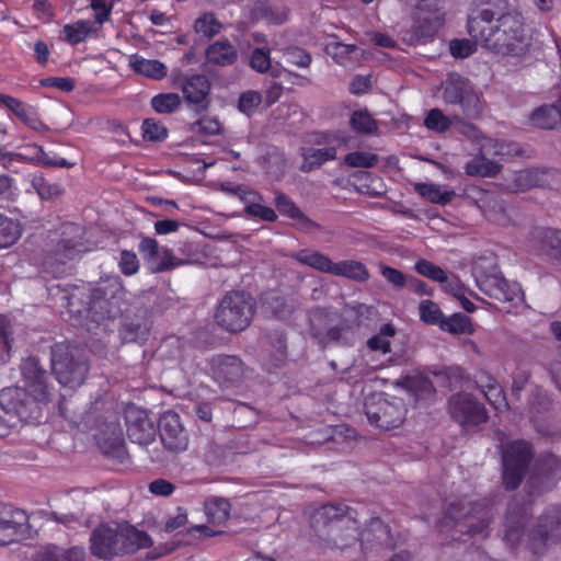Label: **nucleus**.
I'll return each instance as SVG.
<instances>
[{"label":"nucleus","mask_w":561,"mask_h":561,"mask_svg":"<svg viewBox=\"0 0 561 561\" xmlns=\"http://www.w3.org/2000/svg\"><path fill=\"white\" fill-rule=\"evenodd\" d=\"M311 529L310 542L319 553L354 556L353 561H366L368 552L394 546L388 525L380 518H371L360 530L345 505L319 507L311 516Z\"/></svg>","instance_id":"f257e3e1"},{"label":"nucleus","mask_w":561,"mask_h":561,"mask_svg":"<svg viewBox=\"0 0 561 561\" xmlns=\"http://www.w3.org/2000/svg\"><path fill=\"white\" fill-rule=\"evenodd\" d=\"M467 28L476 43L496 56L520 59L531 46L525 18L517 10H478L469 16Z\"/></svg>","instance_id":"f03ea898"},{"label":"nucleus","mask_w":561,"mask_h":561,"mask_svg":"<svg viewBox=\"0 0 561 561\" xmlns=\"http://www.w3.org/2000/svg\"><path fill=\"white\" fill-rule=\"evenodd\" d=\"M151 545L147 533L127 523L102 524L90 536L91 553L103 560L133 554Z\"/></svg>","instance_id":"7ed1b4c3"},{"label":"nucleus","mask_w":561,"mask_h":561,"mask_svg":"<svg viewBox=\"0 0 561 561\" xmlns=\"http://www.w3.org/2000/svg\"><path fill=\"white\" fill-rule=\"evenodd\" d=\"M122 297V288L116 279L100 283L90 288L88 293L75 288L69 295L62 298L67 300V308L72 313H87L95 320L115 318L121 309L118 300Z\"/></svg>","instance_id":"20e7f679"},{"label":"nucleus","mask_w":561,"mask_h":561,"mask_svg":"<svg viewBox=\"0 0 561 561\" xmlns=\"http://www.w3.org/2000/svg\"><path fill=\"white\" fill-rule=\"evenodd\" d=\"M472 273L481 291L491 298L506 304L507 311H519L526 307L525 295L520 285L510 282L496 273L488 274L480 263H474Z\"/></svg>","instance_id":"39448f33"},{"label":"nucleus","mask_w":561,"mask_h":561,"mask_svg":"<svg viewBox=\"0 0 561 561\" xmlns=\"http://www.w3.org/2000/svg\"><path fill=\"white\" fill-rule=\"evenodd\" d=\"M300 264L312 267L321 273L345 277L354 282L364 283L370 274L364 263L355 260L333 262L328 255L318 252L301 250L293 255Z\"/></svg>","instance_id":"423d86ee"},{"label":"nucleus","mask_w":561,"mask_h":561,"mask_svg":"<svg viewBox=\"0 0 561 561\" xmlns=\"http://www.w3.org/2000/svg\"><path fill=\"white\" fill-rule=\"evenodd\" d=\"M254 300L244 291H229L220 300L216 312L218 325L229 332L244 330L254 314Z\"/></svg>","instance_id":"0eeeda50"},{"label":"nucleus","mask_w":561,"mask_h":561,"mask_svg":"<svg viewBox=\"0 0 561 561\" xmlns=\"http://www.w3.org/2000/svg\"><path fill=\"white\" fill-rule=\"evenodd\" d=\"M51 369L62 387L72 389L82 385L88 373L87 363L75 358L72 350L65 344L51 348Z\"/></svg>","instance_id":"6e6552de"},{"label":"nucleus","mask_w":561,"mask_h":561,"mask_svg":"<svg viewBox=\"0 0 561 561\" xmlns=\"http://www.w3.org/2000/svg\"><path fill=\"white\" fill-rule=\"evenodd\" d=\"M503 459V482L506 489H516L533 457V449L525 440L501 443Z\"/></svg>","instance_id":"1a4fd4ad"},{"label":"nucleus","mask_w":561,"mask_h":561,"mask_svg":"<svg viewBox=\"0 0 561 561\" xmlns=\"http://www.w3.org/2000/svg\"><path fill=\"white\" fill-rule=\"evenodd\" d=\"M490 512L491 510L484 504L461 502L450 506L448 517L455 520L459 533L485 537L491 520Z\"/></svg>","instance_id":"9d476101"},{"label":"nucleus","mask_w":561,"mask_h":561,"mask_svg":"<svg viewBox=\"0 0 561 561\" xmlns=\"http://www.w3.org/2000/svg\"><path fill=\"white\" fill-rule=\"evenodd\" d=\"M41 402L23 387H7L0 391L1 409L8 414H14L22 422H32L39 419Z\"/></svg>","instance_id":"9b49d317"},{"label":"nucleus","mask_w":561,"mask_h":561,"mask_svg":"<svg viewBox=\"0 0 561 561\" xmlns=\"http://www.w3.org/2000/svg\"><path fill=\"white\" fill-rule=\"evenodd\" d=\"M405 412L402 400L396 398L389 400L379 396L365 403L369 423L386 431L398 427L403 422Z\"/></svg>","instance_id":"f8f14e48"},{"label":"nucleus","mask_w":561,"mask_h":561,"mask_svg":"<svg viewBox=\"0 0 561 561\" xmlns=\"http://www.w3.org/2000/svg\"><path fill=\"white\" fill-rule=\"evenodd\" d=\"M443 100L447 104L459 105L462 113L477 117L481 113L480 99L470 82L461 77H450L444 84Z\"/></svg>","instance_id":"ddd939ff"},{"label":"nucleus","mask_w":561,"mask_h":561,"mask_svg":"<svg viewBox=\"0 0 561 561\" xmlns=\"http://www.w3.org/2000/svg\"><path fill=\"white\" fill-rule=\"evenodd\" d=\"M448 410L451 417L462 426L479 425L488 419L483 404L465 392L449 399Z\"/></svg>","instance_id":"4468645a"},{"label":"nucleus","mask_w":561,"mask_h":561,"mask_svg":"<svg viewBox=\"0 0 561 561\" xmlns=\"http://www.w3.org/2000/svg\"><path fill=\"white\" fill-rule=\"evenodd\" d=\"M559 529H561V508L553 506L545 513L537 527L528 534L534 553L542 552L547 545L553 542L561 535Z\"/></svg>","instance_id":"2eb2a0df"},{"label":"nucleus","mask_w":561,"mask_h":561,"mask_svg":"<svg viewBox=\"0 0 561 561\" xmlns=\"http://www.w3.org/2000/svg\"><path fill=\"white\" fill-rule=\"evenodd\" d=\"M443 23L440 12L420 11L412 27L401 32L402 39L409 45L425 43L437 33Z\"/></svg>","instance_id":"dca6fc26"},{"label":"nucleus","mask_w":561,"mask_h":561,"mask_svg":"<svg viewBox=\"0 0 561 561\" xmlns=\"http://www.w3.org/2000/svg\"><path fill=\"white\" fill-rule=\"evenodd\" d=\"M127 435L133 443L149 445L154 440L156 426L145 410L129 407L125 413Z\"/></svg>","instance_id":"f3484780"},{"label":"nucleus","mask_w":561,"mask_h":561,"mask_svg":"<svg viewBox=\"0 0 561 561\" xmlns=\"http://www.w3.org/2000/svg\"><path fill=\"white\" fill-rule=\"evenodd\" d=\"M23 388L39 401H47L49 397L46 385L47 375L35 357H28L21 364Z\"/></svg>","instance_id":"a211bd4d"},{"label":"nucleus","mask_w":561,"mask_h":561,"mask_svg":"<svg viewBox=\"0 0 561 561\" xmlns=\"http://www.w3.org/2000/svg\"><path fill=\"white\" fill-rule=\"evenodd\" d=\"M159 433L163 445L173 451H183L187 447V436L175 412L168 411L159 421Z\"/></svg>","instance_id":"6ab92c4d"},{"label":"nucleus","mask_w":561,"mask_h":561,"mask_svg":"<svg viewBox=\"0 0 561 561\" xmlns=\"http://www.w3.org/2000/svg\"><path fill=\"white\" fill-rule=\"evenodd\" d=\"M25 523L23 511L0 503V546L18 541L24 533Z\"/></svg>","instance_id":"aec40b11"},{"label":"nucleus","mask_w":561,"mask_h":561,"mask_svg":"<svg viewBox=\"0 0 561 561\" xmlns=\"http://www.w3.org/2000/svg\"><path fill=\"white\" fill-rule=\"evenodd\" d=\"M210 369L214 378L222 383H234L244 376L242 360L232 355H217L210 359Z\"/></svg>","instance_id":"412c9836"},{"label":"nucleus","mask_w":561,"mask_h":561,"mask_svg":"<svg viewBox=\"0 0 561 561\" xmlns=\"http://www.w3.org/2000/svg\"><path fill=\"white\" fill-rule=\"evenodd\" d=\"M540 172L536 169H524L506 172L502 186L508 192H524L540 184Z\"/></svg>","instance_id":"4be33fe9"},{"label":"nucleus","mask_w":561,"mask_h":561,"mask_svg":"<svg viewBox=\"0 0 561 561\" xmlns=\"http://www.w3.org/2000/svg\"><path fill=\"white\" fill-rule=\"evenodd\" d=\"M477 206L489 220L497 225L508 222L506 205L495 193L481 191V196L477 199Z\"/></svg>","instance_id":"5701e85b"},{"label":"nucleus","mask_w":561,"mask_h":561,"mask_svg":"<svg viewBox=\"0 0 561 561\" xmlns=\"http://www.w3.org/2000/svg\"><path fill=\"white\" fill-rule=\"evenodd\" d=\"M415 270L424 277L440 284H446L444 287L446 291L453 294L456 297L460 296L461 288L459 287L458 282H448L447 273L440 266L434 264L431 261L422 259L416 261Z\"/></svg>","instance_id":"b1692460"},{"label":"nucleus","mask_w":561,"mask_h":561,"mask_svg":"<svg viewBox=\"0 0 561 561\" xmlns=\"http://www.w3.org/2000/svg\"><path fill=\"white\" fill-rule=\"evenodd\" d=\"M181 89L188 103L201 104L210 91V82L204 75H193L183 80Z\"/></svg>","instance_id":"393cba45"},{"label":"nucleus","mask_w":561,"mask_h":561,"mask_svg":"<svg viewBox=\"0 0 561 561\" xmlns=\"http://www.w3.org/2000/svg\"><path fill=\"white\" fill-rule=\"evenodd\" d=\"M238 58L237 48L227 39H219L206 49V59L216 66H231Z\"/></svg>","instance_id":"a878e982"},{"label":"nucleus","mask_w":561,"mask_h":561,"mask_svg":"<svg viewBox=\"0 0 561 561\" xmlns=\"http://www.w3.org/2000/svg\"><path fill=\"white\" fill-rule=\"evenodd\" d=\"M129 66L136 73L152 80H161L168 73V68L163 62L157 59H147L138 54L129 57Z\"/></svg>","instance_id":"bb28decb"},{"label":"nucleus","mask_w":561,"mask_h":561,"mask_svg":"<svg viewBox=\"0 0 561 561\" xmlns=\"http://www.w3.org/2000/svg\"><path fill=\"white\" fill-rule=\"evenodd\" d=\"M527 515L526 507L511 506L506 516V531L505 540L512 546L519 542L522 535H524V525Z\"/></svg>","instance_id":"cd10ccee"},{"label":"nucleus","mask_w":561,"mask_h":561,"mask_svg":"<svg viewBox=\"0 0 561 561\" xmlns=\"http://www.w3.org/2000/svg\"><path fill=\"white\" fill-rule=\"evenodd\" d=\"M85 551L82 547L65 550L56 546H47L38 552V561H84Z\"/></svg>","instance_id":"c85d7f7f"},{"label":"nucleus","mask_w":561,"mask_h":561,"mask_svg":"<svg viewBox=\"0 0 561 561\" xmlns=\"http://www.w3.org/2000/svg\"><path fill=\"white\" fill-rule=\"evenodd\" d=\"M398 383L411 392L416 400L427 399L435 392L432 381L421 374L403 377Z\"/></svg>","instance_id":"c756f323"},{"label":"nucleus","mask_w":561,"mask_h":561,"mask_svg":"<svg viewBox=\"0 0 561 561\" xmlns=\"http://www.w3.org/2000/svg\"><path fill=\"white\" fill-rule=\"evenodd\" d=\"M231 505L222 497H209L204 503L207 520L216 526L225 524L230 516Z\"/></svg>","instance_id":"7c9ffc66"},{"label":"nucleus","mask_w":561,"mask_h":561,"mask_svg":"<svg viewBox=\"0 0 561 561\" xmlns=\"http://www.w3.org/2000/svg\"><path fill=\"white\" fill-rule=\"evenodd\" d=\"M11 111L22 123L37 133H45L49 129L48 126L41 121L36 110L19 99Z\"/></svg>","instance_id":"2f4dec72"},{"label":"nucleus","mask_w":561,"mask_h":561,"mask_svg":"<svg viewBox=\"0 0 561 561\" xmlns=\"http://www.w3.org/2000/svg\"><path fill=\"white\" fill-rule=\"evenodd\" d=\"M94 22L89 20H79L72 24H66L62 27L64 41L70 45H77L83 42L91 33L98 31Z\"/></svg>","instance_id":"473e14b6"},{"label":"nucleus","mask_w":561,"mask_h":561,"mask_svg":"<svg viewBox=\"0 0 561 561\" xmlns=\"http://www.w3.org/2000/svg\"><path fill=\"white\" fill-rule=\"evenodd\" d=\"M501 171V164L484 156H477L465 165V172L470 176L492 178Z\"/></svg>","instance_id":"72a5a7b5"},{"label":"nucleus","mask_w":561,"mask_h":561,"mask_svg":"<svg viewBox=\"0 0 561 561\" xmlns=\"http://www.w3.org/2000/svg\"><path fill=\"white\" fill-rule=\"evenodd\" d=\"M304 163L300 168L302 172H310L316 168L321 167L327 161L336 158V150L334 147H325L320 149H307L302 153Z\"/></svg>","instance_id":"f704fd0d"},{"label":"nucleus","mask_w":561,"mask_h":561,"mask_svg":"<svg viewBox=\"0 0 561 561\" xmlns=\"http://www.w3.org/2000/svg\"><path fill=\"white\" fill-rule=\"evenodd\" d=\"M28 148L34 150L33 154L31 157H28V162H31V163L42 165V167H47V168H66V169L72 168L75 165V163L69 162L65 158L58 157L55 153L50 154V153L46 152L43 149V147H41L38 145H35V144L30 145Z\"/></svg>","instance_id":"c9c22d12"},{"label":"nucleus","mask_w":561,"mask_h":561,"mask_svg":"<svg viewBox=\"0 0 561 561\" xmlns=\"http://www.w3.org/2000/svg\"><path fill=\"white\" fill-rule=\"evenodd\" d=\"M415 190L431 203L439 205L449 204L456 195L453 190L442 188V186L433 183H419L415 185Z\"/></svg>","instance_id":"e433bc0d"},{"label":"nucleus","mask_w":561,"mask_h":561,"mask_svg":"<svg viewBox=\"0 0 561 561\" xmlns=\"http://www.w3.org/2000/svg\"><path fill=\"white\" fill-rule=\"evenodd\" d=\"M99 445L104 454L118 458L121 461L126 456L125 443L119 426H114L111 438H106L105 433H102L99 436Z\"/></svg>","instance_id":"4c0bfd02"},{"label":"nucleus","mask_w":561,"mask_h":561,"mask_svg":"<svg viewBox=\"0 0 561 561\" xmlns=\"http://www.w3.org/2000/svg\"><path fill=\"white\" fill-rule=\"evenodd\" d=\"M530 121L536 127L552 129L561 121V111L557 105H545L533 113Z\"/></svg>","instance_id":"58836bf2"},{"label":"nucleus","mask_w":561,"mask_h":561,"mask_svg":"<svg viewBox=\"0 0 561 561\" xmlns=\"http://www.w3.org/2000/svg\"><path fill=\"white\" fill-rule=\"evenodd\" d=\"M480 388L485 399L495 410L502 411L507 408L503 388L496 380L488 377V382L480 385Z\"/></svg>","instance_id":"ea45409f"},{"label":"nucleus","mask_w":561,"mask_h":561,"mask_svg":"<svg viewBox=\"0 0 561 561\" xmlns=\"http://www.w3.org/2000/svg\"><path fill=\"white\" fill-rule=\"evenodd\" d=\"M559 469L560 461L552 455L548 456L545 460L540 474L531 478V484H535L537 482L545 483V486L541 488L540 491L551 488L556 483V481L560 479V477L558 476Z\"/></svg>","instance_id":"a19ab883"},{"label":"nucleus","mask_w":561,"mask_h":561,"mask_svg":"<svg viewBox=\"0 0 561 561\" xmlns=\"http://www.w3.org/2000/svg\"><path fill=\"white\" fill-rule=\"evenodd\" d=\"M396 334V328L390 324H383L380 330L367 341V346L371 351H379L387 354L391 351L390 339Z\"/></svg>","instance_id":"79ce46f5"},{"label":"nucleus","mask_w":561,"mask_h":561,"mask_svg":"<svg viewBox=\"0 0 561 561\" xmlns=\"http://www.w3.org/2000/svg\"><path fill=\"white\" fill-rule=\"evenodd\" d=\"M350 124L355 131L360 134H373L378 129L377 122L367 110L354 111Z\"/></svg>","instance_id":"37998d69"},{"label":"nucleus","mask_w":561,"mask_h":561,"mask_svg":"<svg viewBox=\"0 0 561 561\" xmlns=\"http://www.w3.org/2000/svg\"><path fill=\"white\" fill-rule=\"evenodd\" d=\"M439 328L453 334L470 333L472 331L470 319L462 313H455L443 318Z\"/></svg>","instance_id":"c03bdc74"},{"label":"nucleus","mask_w":561,"mask_h":561,"mask_svg":"<svg viewBox=\"0 0 561 561\" xmlns=\"http://www.w3.org/2000/svg\"><path fill=\"white\" fill-rule=\"evenodd\" d=\"M21 234L20 226L16 221L0 216V249L12 245Z\"/></svg>","instance_id":"a18cd8bd"},{"label":"nucleus","mask_w":561,"mask_h":561,"mask_svg":"<svg viewBox=\"0 0 561 561\" xmlns=\"http://www.w3.org/2000/svg\"><path fill=\"white\" fill-rule=\"evenodd\" d=\"M93 11L94 23L99 26L110 21L112 10L119 0H87Z\"/></svg>","instance_id":"49530a36"},{"label":"nucleus","mask_w":561,"mask_h":561,"mask_svg":"<svg viewBox=\"0 0 561 561\" xmlns=\"http://www.w3.org/2000/svg\"><path fill=\"white\" fill-rule=\"evenodd\" d=\"M181 104V99L176 93H161L152 98L151 106L160 114L174 112Z\"/></svg>","instance_id":"de8ad7c7"},{"label":"nucleus","mask_w":561,"mask_h":561,"mask_svg":"<svg viewBox=\"0 0 561 561\" xmlns=\"http://www.w3.org/2000/svg\"><path fill=\"white\" fill-rule=\"evenodd\" d=\"M420 319L431 325H440L444 318L438 305L432 300H422L419 306Z\"/></svg>","instance_id":"09e8293b"},{"label":"nucleus","mask_w":561,"mask_h":561,"mask_svg":"<svg viewBox=\"0 0 561 561\" xmlns=\"http://www.w3.org/2000/svg\"><path fill=\"white\" fill-rule=\"evenodd\" d=\"M451 122L453 119L446 116L439 108H432L424 119V125L430 130L444 133L450 127Z\"/></svg>","instance_id":"8fccbe9b"},{"label":"nucleus","mask_w":561,"mask_h":561,"mask_svg":"<svg viewBox=\"0 0 561 561\" xmlns=\"http://www.w3.org/2000/svg\"><path fill=\"white\" fill-rule=\"evenodd\" d=\"M32 187L42 199H50L62 193L58 184L49 183L44 176L35 175L32 179Z\"/></svg>","instance_id":"3c124183"},{"label":"nucleus","mask_w":561,"mask_h":561,"mask_svg":"<svg viewBox=\"0 0 561 561\" xmlns=\"http://www.w3.org/2000/svg\"><path fill=\"white\" fill-rule=\"evenodd\" d=\"M378 156L368 151H354L344 157V163L352 168H373Z\"/></svg>","instance_id":"603ef678"},{"label":"nucleus","mask_w":561,"mask_h":561,"mask_svg":"<svg viewBox=\"0 0 561 561\" xmlns=\"http://www.w3.org/2000/svg\"><path fill=\"white\" fill-rule=\"evenodd\" d=\"M249 65L259 73L267 72L272 65L271 50L266 47L255 48L250 56Z\"/></svg>","instance_id":"864d4df0"},{"label":"nucleus","mask_w":561,"mask_h":561,"mask_svg":"<svg viewBox=\"0 0 561 561\" xmlns=\"http://www.w3.org/2000/svg\"><path fill=\"white\" fill-rule=\"evenodd\" d=\"M347 333L348 327L346 325V323L341 322L336 325L329 328L323 335L318 333V336L320 339V342H322L323 344H348Z\"/></svg>","instance_id":"5fc2aeb1"},{"label":"nucleus","mask_w":561,"mask_h":561,"mask_svg":"<svg viewBox=\"0 0 561 561\" xmlns=\"http://www.w3.org/2000/svg\"><path fill=\"white\" fill-rule=\"evenodd\" d=\"M262 102V95L259 91L248 90L239 96L238 108L247 116L253 115Z\"/></svg>","instance_id":"6e6d98bb"},{"label":"nucleus","mask_w":561,"mask_h":561,"mask_svg":"<svg viewBox=\"0 0 561 561\" xmlns=\"http://www.w3.org/2000/svg\"><path fill=\"white\" fill-rule=\"evenodd\" d=\"M142 137L149 141H161L168 137V129L154 119H145L141 125Z\"/></svg>","instance_id":"4d7b16f0"},{"label":"nucleus","mask_w":561,"mask_h":561,"mask_svg":"<svg viewBox=\"0 0 561 561\" xmlns=\"http://www.w3.org/2000/svg\"><path fill=\"white\" fill-rule=\"evenodd\" d=\"M275 205L280 215L283 216H286L294 220L301 216L302 211L300 210V208L294 203L291 198H289L282 192H276Z\"/></svg>","instance_id":"13d9d810"},{"label":"nucleus","mask_w":561,"mask_h":561,"mask_svg":"<svg viewBox=\"0 0 561 561\" xmlns=\"http://www.w3.org/2000/svg\"><path fill=\"white\" fill-rule=\"evenodd\" d=\"M220 28L221 24L211 13H205L195 21V31L207 37L216 35Z\"/></svg>","instance_id":"bf43d9fd"},{"label":"nucleus","mask_w":561,"mask_h":561,"mask_svg":"<svg viewBox=\"0 0 561 561\" xmlns=\"http://www.w3.org/2000/svg\"><path fill=\"white\" fill-rule=\"evenodd\" d=\"M183 264L182 260L176 259L169 249L162 248L160 256L151 263V270L156 273L172 270Z\"/></svg>","instance_id":"052dcab7"},{"label":"nucleus","mask_w":561,"mask_h":561,"mask_svg":"<svg viewBox=\"0 0 561 561\" xmlns=\"http://www.w3.org/2000/svg\"><path fill=\"white\" fill-rule=\"evenodd\" d=\"M191 129L199 135L215 136L220 133L221 125L217 118L206 116L195 122Z\"/></svg>","instance_id":"680f3d73"},{"label":"nucleus","mask_w":561,"mask_h":561,"mask_svg":"<svg viewBox=\"0 0 561 561\" xmlns=\"http://www.w3.org/2000/svg\"><path fill=\"white\" fill-rule=\"evenodd\" d=\"M478 44L474 39H453L449 43V51L456 58H467L477 50Z\"/></svg>","instance_id":"e2e57ef3"},{"label":"nucleus","mask_w":561,"mask_h":561,"mask_svg":"<svg viewBox=\"0 0 561 561\" xmlns=\"http://www.w3.org/2000/svg\"><path fill=\"white\" fill-rule=\"evenodd\" d=\"M357 50L356 45L343 44L340 42L330 43L327 46L328 54L336 60L337 64L344 65L345 58Z\"/></svg>","instance_id":"0e129e2a"},{"label":"nucleus","mask_w":561,"mask_h":561,"mask_svg":"<svg viewBox=\"0 0 561 561\" xmlns=\"http://www.w3.org/2000/svg\"><path fill=\"white\" fill-rule=\"evenodd\" d=\"M138 249L144 260H146L149 264L156 262L160 256L161 249L159 248L157 240L153 238H142Z\"/></svg>","instance_id":"69168bd1"},{"label":"nucleus","mask_w":561,"mask_h":561,"mask_svg":"<svg viewBox=\"0 0 561 561\" xmlns=\"http://www.w3.org/2000/svg\"><path fill=\"white\" fill-rule=\"evenodd\" d=\"M285 57L287 62L299 68H308L312 60L311 55L309 53L298 47L289 48L285 53Z\"/></svg>","instance_id":"338daca9"},{"label":"nucleus","mask_w":561,"mask_h":561,"mask_svg":"<svg viewBox=\"0 0 561 561\" xmlns=\"http://www.w3.org/2000/svg\"><path fill=\"white\" fill-rule=\"evenodd\" d=\"M380 273L385 279L397 289L403 288L407 284L405 275L397 268L381 265Z\"/></svg>","instance_id":"774afa93"}]
</instances>
